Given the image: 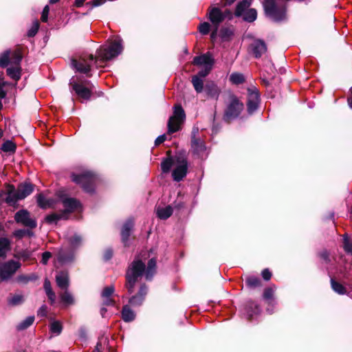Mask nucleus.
I'll list each match as a JSON object with an SVG mask.
<instances>
[{
	"label": "nucleus",
	"instance_id": "12",
	"mask_svg": "<svg viewBox=\"0 0 352 352\" xmlns=\"http://www.w3.org/2000/svg\"><path fill=\"white\" fill-rule=\"evenodd\" d=\"M72 180L82 187L86 192H91L94 190V182L95 177L90 172H86L80 175H73Z\"/></svg>",
	"mask_w": 352,
	"mask_h": 352
},
{
	"label": "nucleus",
	"instance_id": "47",
	"mask_svg": "<svg viewBox=\"0 0 352 352\" xmlns=\"http://www.w3.org/2000/svg\"><path fill=\"white\" fill-rule=\"evenodd\" d=\"M50 12V8L48 6H45L41 15V21L43 22H46L47 21L48 14Z\"/></svg>",
	"mask_w": 352,
	"mask_h": 352
},
{
	"label": "nucleus",
	"instance_id": "46",
	"mask_svg": "<svg viewBox=\"0 0 352 352\" xmlns=\"http://www.w3.org/2000/svg\"><path fill=\"white\" fill-rule=\"evenodd\" d=\"M344 249L346 252L352 254V243L346 238L344 239Z\"/></svg>",
	"mask_w": 352,
	"mask_h": 352
},
{
	"label": "nucleus",
	"instance_id": "11",
	"mask_svg": "<svg viewBox=\"0 0 352 352\" xmlns=\"http://www.w3.org/2000/svg\"><path fill=\"white\" fill-rule=\"evenodd\" d=\"M194 64L203 66V69L199 72L198 75L200 78L206 77L212 69L214 63L213 58L209 53H206L199 56H196L193 60Z\"/></svg>",
	"mask_w": 352,
	"mask_h": 352
},
{
	"label": "nucleus",
	"instance_id": "8",
	"mask_svg": "<svg viewBox=\"0 0 352 352\" xmlns=\"http://www.w3.org/2000/svg\"><path fill=\"white\" fill-rule=\"evenodd\" d=\"M185 120V113L180 105L175 107L173 115L168 122V131L173 133L181 129V125Z\"/></svg>",
	"mask_w": 352,
	"mask_h": 352
},
{
	"label": "nucleus",
	"instance_id": "44",
	"mask_svg": "<svg viewBox=\"0 0 352 352\" xmlns=\"http://www.w3.org/2000/svg\"><path fill=\"white\" fill-rule=\"evenodd\" d=\"M247 284L250 287H257L260 285V280L255 277H250L246 280Z\"/></svg>",
	"mask_w": 352,
	"mask_h": 352
},
{
	"label": "nucleus",
	"instance_id": "36",
	"mask_svg": "<svg viewBox=\"0 0 352 352\" xmlns=\"http://www.w3.org/2000/svg\"><path fill=\"white\" fill-rule=\"evenodd\" d=\"M331 287L332 289L337 292L339 294H344L346 292L345 288L340 284L339 283H337L334 280L331 279Z\"/></svg>",
	"mask_w": 352,
	"mask_h": 352
},
{
	"label": "nucleus",
	"instance_id": "51",
	"mask_svg": "<svg viewBox=\"0 0 352 352\" xmlns=\"http://www.w3.org/2000/svg\"><path fill=\"white\" fill-rule=\"evenodd\" d=\"M166 140V135H162L157 138V139L155 141V145L160 144L161 143L164 142Z\"/></svg>",
	"mask_w": 352,
	"mask_h": 352
},
{
	"label": "nucleus",
	"instance_id": "19",
	"mask_svg": "<svg viewBox=\"0 0 352 352\" xmlns=\"http://www.w3.org/2000/svg\"><path fill=\"white\" fill-rule=\"evenodd\" d=\"M74 258L73 252H66L64 250H61L58 255L55 261V265L58 267V264L62 265L70 263Z\"/></svg>",
	"mask_w": 352,
	"mask_h": 352
},
{
	"label": "nucleus",
	"instance_id": "55",
	"mask_svg": "<svg viewBox=\"0 0 352 352\" xmlns=\"http://www.w3.org/2000/svg\"><path fill=\"white\" fill-rule=\"evenodd\" d=\"M6 96L5 92L0 89V109L2 107L1 100Z\"/></svg>",
	"mask_w": 352,
	"mask_h": 352
},
{
	"label": "nucleus",
	"instance_id": "10",
	"mask_svg": "<svg viewBox=\"0 0 352 352\" xmlns=\"http://www.w3.org/2000/svg\"><path fill=\"white\" fill-rule=\"evenodd\" d=\"M264 8L266 14L272 20L279 21L285 19V8L278 7L275 0H265Z\"/></svg>",
	"mask_w": 352,
	"mask_h": 352
},
{
	"label": "nucleus",
	"instance_id": "54",
	"mask_svg": "<svg viewBox=\"0 0 352 352\" xmlns=\"http://www.w3.org/2000/svg\"><path fill=\"white\" fill-rule=\"evenodd\" d=\"M104 1L105 0H94L93 5L94 6H98L102 5Z\"/></svg>",
	"mask_w": 352,
	"mask_h": 352
},
{
	"label": "nucleus",
	"instance_id": "40",
	"mask_svg": "<svg viewBox=\"0 0 352 352\" xmlns=\"http://www.w3.org/2000/svg\"><path fill=\"white\" fill-rule=\"evenodd\" d=\"M50 331L56 335L60 333L62 331L61 324L58 321L53 322L50 325Z\"/></svg>",
	"mask_w": 352,
	"mask_h": 352
},
{
	"label": "nucleus",
	"instance_id": "6",
	"mask_svg": "<svg viewBox=\"0 0 352 352\" xmlns=\"http://www.w3.org/2000/svg\"><path fill=\"white\" fill-rule=\"evenodd\" d=\"M96 63L97 60L94 59L93 55H83L78 60L73 59L72 65L77 72L91 76L89 72L94 64Z\"/></svg>",
	"mask_w": 352,
	"mask_h": 352
},
{
	"label": "nucleus",
	"instance_id": "14",
	"mask_svg": "<svg viewBox=\"0 0 352 352\" xmlns=\"http://www.w3.org/2000/svg\"><path fill=\"white\" fill-rule=\"evenodd\" d=\"M243 109V104L234 96H230V102L225 113V118L230 120L236 118Z\"/></svg>",
	"mask_w": 352,
	"mask_h": 352
},
{
	"label": "nucleus",
	"instance_id": "21",
	"mask_svg": "<svg viewBox=\"0 0 352 352\" xmlns=\"http://www.w3.org/2000/svg\"><path fill=\"white\" fill-rule=\"evenodd\" d=\"M252 50L254 56L258 58L266 52L267 47L263 41L257 40L252 44Z\"/></svg>",
	"mask_w": 352,
	"mask_h": 352
},
{
	"label": "nucleus",
	"instance_id": "37",
	"mask_svg": "<svg viewBox=\"0 0 352 352\" xmlns=\"http://www.w3.org/2000/svg\"><path fill=\"white\" fill-rule=\"evenodd\" d=\"M16 146L12 141H6L1 145V150L4 152H14Z\"/></svg>",
	"mask_w": 352,
	"mask_h": 352
},
{
	"label": "nucleus",
	"instance_id": "45",
	"mask_svg": "<svg viewBox=\"0 0 352 352\" xmlns=\"http://www.w3.org/2000/svg\"><path fill=\"white\" fill-rule=\"evenodd\" d=\"M38 28H39L38 22L37 21H36L33 23L31 29L28 31V36H34L37 33V32L38 30Z\"/></svg>",
	"mask_w": 352,
	"mask_h": 352
},
{
	"label": "nucleus",
	"instance_id": "62",
	"mask_svg": "<svg viewBox=\"0 0 352 352\" xmlns=\"http://www.w3.org/2000/svg\"><path fill=\"white\" fill-rule=\"evenodd\" d=\"M228 1H229V0H226V3H228Z\"/></svg>",
	"mask_w": 352,
	"mask_h": 352
},
{
	"label": "nucleus",
	"instance_id": "56",
	"mask_svg": "<svg viewBox=\"0 0 352 352\" xmlns=\"http://www.w3.org/2000/svg\"><path fill=\"white\" fill-rule=\"evenodd\" d=\"M112 256V252L111 250H107V252L105 253V255H104V258L106 260H108Z\"/></svg>",
	"mask_w": 352,
	"mask_h": 352
},
{
	"label": "nucleus",
	"instance_id": "18",
	"mask_svg": "<svg viewBox=\"0 0 352 352\" xmlns=\"http://www.w3.org/2000/svg\"><path fill=\"white\" fill-rule=\"evenodd\" d=\"M70 84L72 86L73 90L75 91L78 97L83 100H89L90 98L91 91L89 88L85 87L82 84L76 82L74 78L71 79Z\"/></svg>",
	"mask_w": 352,
	"mask_h": 352
},
{
	"label": "nucleus",
	"instance_id": "57",
	"mask_svg": "<svg viewBox=\"0 0 352 352\" xmlns=\"http://www.w3.org/2000/svg\"><path fill=\"white\" fill-rule=\"evenodd\" d=\"M85 0H76V5L78 6V7H80L82 5L83 2L85 1Z\"/></svg>",
	"mask_w": 352,
	"mask_h": 352
},
{
	"label": "nucleus",
	"instance_id": "35",
	"mask_svg": "<svg viewBox=\"0 0 352 352\" xmlns=\"http://www.w3.org/2000/svg\"><path fill=\"white\" fill-rule=\"evenodd\" d=\"M24 300L23 296L21 294H16L8 299V304L12 306L21 305Z\"/></svg>",
	"mask_w": 352,
	"mask_h": 352
},
{
	"label": "nucleus",
	"instance_id": "9",
	"mask_svg": "<svg viewBox=\"0 0 352 352\" xmlns=\"http://www.w3.org/2000/svg\"><path fill=\"white\" fill-rule=\"evenodd\" d=\"M21 263L10 260L0 265V283L9 280L20 268Z\"/></svg>",
	"mask_w": 352,
	"mask_h": 352
},
{
	"label": "nucleus",
	"instance_id": "22",
	"mask_svg": "<svg viewBox=\"0 0 352 352\" xmlns=\"http://www.w3.org/2000/svg\"><path fill=\"white\" fill-rule=\"evenodd\" d=\"M57 285L62 289L67 290L69 286V277L67 272H61L56 276Z\"/></svg>",
	"mask_w": 352,
	"mask_h": 352
},
{
	"label": "nucleus",
	"instance_id": "7",
	"mask_svg": "<svg viewBox=\"0 0 352 352\" xmlns=\"http://www.w3.org/2000/svg\"><path fill=\"white\" fill-rule=\"evenodd\" d=\"M252 3V0H243L239 3L235 15L237 16H243V19L248 22H252L256 20L257 16L256 10L254 8H249Z\"/></svg>",
	"mask_w": 352,
	"mask_h": 352
},
{
	"label": "nucleus",
	"instance_id": "48",
	"mask_svg": "<svg viewBox=\"0 0 352 352\" xmlns=\"http://www.w3.org/2000/svg\"><path fill=\"white\" fill-rule=\"evenodd\" d=\"M51 258V253L49 252H45L42 255L41 262L43 264L45 265L48 262L49 259Z\"/></svg>",
	"mask_w": 352,
	"mask_h": 352
},
{
	"label": "nucleus",
	"instance_id": "61",
	"mask_svg": "<svg viewBox=\"0 0 352 352\" xmlns=\"http://www.w3.org/2000/svg\"><path fill=\"white\" fill-rule=\"evenodd\" d=\"M3 135V131L1 129H0V138L2 137Z\"/></svg>",
	"mask_w": 352,
	"mask_h": 352
},
{
	"label": "nucleus",
	"instance_id": "2",
	"mask_svg": "<svg viewBox=\"0 0 352 352\" xmlns=\"http://www.w3.org/2000/svg\"><path fill=\"white\" fill-rule=\"evenodd\" d=\"M21 60L22 54L19 50H6L0 55V66L6 67L10 65L7 69V74L13 80H18L21 78Z\"/></svg>",
	"mask_w": 352,
	"mask_h": 352
},
{
	"label": "nucleus",
	"instance_id": "49",
	"mask_svg": "<svg viewBox=\"0 0 352 352\" xmlns=\"http://www.w3.org/2000/svg\"><path fill=\"white\" fill-rule=\"evenodd\" d=\"M262 276L264 280H269L271 278L272 273L268 269H265L262 272Z\"/></svg>",
	"mask_w": 352,
	"mask_h": 352
},
{
	"label": "nucleus",
	"instance_id": "17",
	"mask_svg": "<svg viewBox=\"0 0 352 352\" xmlns=\"http://www.w3.org/2000/svg\"><path fill=\"white\" fill-rule=\"evenodd\" d=\"M191 147L193 153L197 154L199 157L201 158L207 157L208 153L203 140L197 139L193 136L191 142Z\"/></svg>",
	"mask_w": 352,
	"mask_h": 352
},
{
	"label": "nucleus",
	"instance_id": "3",
	"mask_svg": "<svg viewBox=\"0 0 352 352\" xmlns=\"http://www.w3.org/2000/svg\"><path fill=\"white\" fill-rule=\"evenodd\" d=\"M162 172L168 173L173 168L172 176L175 181L182 180L187 174L188 162L184 157L176 156L164 160L161 164Z\"/></svg>",
	"mask_w": 352,
	"mask_h": 352
},
{
	"label": "nucleus",
	"instance_id": "43",
	"mask_svg": "<svg viewBox=\"0 0 352 352\" xmlns=\"http://www.w3.org/2000/svg\"><path fill=\"white\" fill-rule=\"evenodd\" d=\"M199 30L202 34H207L210 31V24L207 22L202 23L199 26Z\"/></svg>",
	"mask_w": 352,
	"mask_h": 352
},
{
	"label": "nucleus",
	"instance_id": "41",
	"mask_svg": "<svg viewBox=\"0 0 352 352\" xmlns=\"http://www.w3.org/2000/svg\"><path fill=\"white\" fill-rule=\"evenodd\" d=\"M274 291L272 288H267L263 293V298L268 301L270 304L274 299Z\"/></svg>",
	"mask_w": 352,
	"mask_h": 352
},
{
	"label": "nucleus",
	"instance_id": "25",
	"mask_svg": "<svg viewBox=\"0 0 352 352\" xmlns=\"http://www.w3.org/2000/svg\"><path fill=\"white\" fill-rule=\"evenodd\" d=\"M63 204L66 212H70L79 206V202L74 198H65L63 199Z\"/></svg>",
	"mask_w": 352,
	"mask_h": 352
},
{
	"label": "nucleus",
	"instance_id": "31",
	"mask_svg": "<svg viewBox=\"0 0 352 352\" xmlns=\"http://www.w3.org/2000/svg\"><path fill=\"white\" fill-rule=\"evenodd\" d=\"M44 289L46 294L47 295L51 302L53 303L55 301L56 296L51 287V283L49 280L45 279L44 282Z\"/></svg>",
	"mask_w": 352,
	"mask_h": 352
},
{
	"label": "nucleus",
	"instance_id": "30",
	"mask_svg": "<svg viewBox=\"0 0 352 352\" xmlns=\"http://www.w3.org/2000/svg\"><path fill=\"white\" fill-rule=\"evenodd\" d=\"M67 217V214L65 212L63 213H53L51 214H49L46 217L45 221L49 223H53L57 222L58 220L61 219H65Z\"/></svg>",
	"mask_w": 352,
	"mask_h": 352
},
{
	"label": "nucleus",
	"instance_id": "38",
	"mask_svg": "<svg viewBox=\"0 0 352 352\" xmlns=\"http://www.w3.org/2000/svg\"><path fill=\"white\" fill-rule=\"evenodd\" d=\"M230 81L236 85L242 83L244 81V77L243 74L239 73H234L230 75Z\"/></svg>",
	"mask_w": 352,
	"mask_h": 352
},
{
	"label": "nucleus",
	"instance_id": "28",
	"mask_svg": "<svg viewBox=\"0 0 352 352\" xmlns=\"http://www.w3.org/2000/svg\"><path fill=\"white\" fill-rule=\"evenodd\" d=\"M173 213V210L170 206L164 208H158L157 209V217L162 219H168Z\"/></svg>",
	"mask_w": 352,
	"mask_h": 352
},
{
	"label": "nucleus",
	"instance_id": "15",
	"mask_svg": "<svg viewBox=\"0 0 352 352\" xmlns=\"http://www.w3.org/2000/svg\"><path fill=\"white\" fill-rule=\"evenodd\" d=\"M15 221L22 225L31 228L36 226L35 220L30 218V213L25 210H21L15 214Z\"/></svg>",
	"mask_w": 352,
	"mask_h": 352
},
{
	"label": "nucleus",
	"instance_id": "5",
	"mask_svg": "<svg viewBox=\"0 0 352 352\" xmlns=\"http://www.w3.org/2000/svg\"><path fill=\"white\" fill-rule=\"evenodd\" d=\"M6 201L10 206L14 205L19 199L25 198L33 191V186L30 184L25 183L19 186L15 191L12 186H8L7 188Z\"/></svg>",
	"mask_w": 352,
	"mask_h": 352
},
{
	"label": "nucleus",
	"instance_id": "20",
	"mask_svg": "<svg viewBox=\"0 0 352 352\" xmlns=\"http://www.w3.org/2000/svg\"><path fill=\"white\" fill-rule=\"evenodd\" d=\"M114 292L113 286H108L104 288L101 296L102 298L103 305L109 306L113 305V300L111 299V296Z\"/></svg>",
	"mask_w": 352,
	"mask_h": 352
},
{
	"label": "nucleus",
	"instance_id": "13",
	"mask_svg": "<svg viewBox=\"0 0 352 352\" xmlns=\"http://www.w3.org/2000/svg\"><path fill=\"white\" fill-rule=\"evenodd\" d=\"M227 15L231 16L230 11H226L224 13L222 12L219 8H212L208 12L209 19L212 24L215 27V30L212 32L211 37L214 38L217 34L218 26L221 23Z\"/></svg>",
	"mask_w": 352,
	"mask_h": 352
},
{
	"label": "nucleus",
	"instance_id": "33",
	"mask_svg": "<svg viewBox=\"0 0 352 352\" xmlns=\"http://www.w3.org/2000/svg\"><path fill=\"white\" fill-rule=\"evenodd\" d=\"M192 83L197 92L200 93L203 91L204 82L203 80L199 76H193Z\"/></svg>",
	"mask_w": 352,
	"mask_h": 352
},
{
	"label": "nucleus",
	"instance_id": "23",
	"mask_svg": "<svg viewBox=\"0 0 352 352\" xmlns=\"http://www.w3.org/2000/svg\"><path fill=\"white\" fill-rule=\"evenodd\" d=\"M146 292H147V288L146 287L143 285L141 286L140 290H139V292L137 295L135 296H133L131 299H130V303L132 305H140L144 298V296L146 294Z\"/></svg>",
	"mask_w": 352,
	"mask_h": 352
},
{
	"label": "nucleus",
	"instance_id": "4",
	"mask_svg": "<svg viewBox=\"0 0 352 352\" xmlns=\"http://www.w3.org/2000/svg\"><path fill=\"white\" fill-rule=\"evenodd\" d=\"M122 41L118 36L108 41V45H104L100 47L97 51L98 58L102 60H109L122 52Z\"/></svg>",
	"mask_w": 352,
	"mask_h": 352
},
{
	"label": "nucleus",
	"instance_id": "29",
	"mask_svg": "<svg viewBox=\"0 0 352 352\" xmlns=\"http://www.w3.org/2000/svg\"><path fill=\"white\" fill-rule=\"evenodd\" d=\"M122 316V319L125 322L132 321L135 318L134 312L127 305H126L123 307Z\"/></svg>",
	"mask_w": 352,
	"mask_h": 352
},
{
	"label": "nucleus",
	"instance_id": "60",
	"mask_svg": "<svg viewBox=\"0 0 352 352\" xmlns=\"http://www.w3.org/2000/svg\"><path fill=\"white\" fill-rule=\"evenodd\" d=\"M235 0H229L228 1V4H231Z\"/></svg>",
	"mask_w": 352,
	"mask_h": 352
},
{
	"label": "nucleus",
	"instance_id": "52",
	"mask_svg": "<svg viewBox=\"0 0 352 352\" xmlns=\"http://www.w3.org/2000/svg\"><path fill=\"white\" fill-rule=\"evenodd\" d=\"M47 313V307L46 306H42L38 311V315L41 316H45Z\"/></svg>",
	"mask_w": 352,
	"mask_h": 352
},
{
	"label": "nucleus",
	"instance_id": "50",
	"mask_svg": "<svg viewBox=\"0 0 352 352\" xmlns=\"http://www.w3.org/2000/svg\"><path fill=\"white\" fill-rule=\"evenodd\" d=\"M232 34V32L228 29H224L221 30V36L222 38L229 37Z\"/></svg>",
	"mask_w": 352,
	"mask_h": 352
},
{
	"label": "nucleus",
	"instance_id": "59",
	"mask_svg": "<svg viewBox=\"0 0 352 352\" xmlns=\"http://www.w3.org/2000/svg\"><path fill=\"white\" fill-rule=\"evenodd\" d=\"M106 311V309L104 308H102L101 309V314L103 316L104 315V313Z\"/></svg>",
	"mask_w": 352,
	"mask_h": 352
},
{
	"label": "nucleus",
	"instance_id": "34",
	"mask_svg": "<svg viewBox=\"0 0 352 352\" xmlns=\"http://www.w3.org/2000/svg\"><path fill=\"white\" fill-rule=\"evenodd\" d=\"M206 91L208 92V94L212 98H217L219 94V90L217 85H215L214 84L207 85Z\"/></svg>",
	"mask_w": 352,
	"mask_h": 352
},
{
	"label": "nucleus",
	"instance_id": "16",
	"mask_svg": "<svg viewBox=\"0 0 352 352\" xmlns=\"http://www.w3.org/2000/svg\"><path fill=\"white\" fill-rule=\"evenodd\" d=\"M259 102V94L255 87L248 89V109L250 113L254 111Z\"/></svg>",
	"mask_w": 352,
	"mask_h": 352
},
{
	"label": "nucleus",
	"instance_id": "26",
	"mask_svg": "<svg viewBox=\"0 0 352 352\" xmlns=\"http://www.w3.org/2000/svg\"><path fill=\"white\" fill-rule=\"evenodd\" d=\"M10 250V241L7 238L0 239V257H6Z\"/></svg>",
	"mask_w": 352,
	"mask_h": 352
},
{
	"label": "nucleus",
	"instance_id": "1",
	"mask_svg": "<svg viewBox=\"0 0 352 352\" xmlns=\"http://www.w3.org/2000/svg\"><path fill=\"white\" fill-rule=\"evenodd\" d=\"M146 253H144L136 257L129 265L126 274V286L129 293L133 292L134 287L138 278L145 272V276L147 280H151L155 273L156 261L155 258H151L148 262L146 270H145V264L142 261L146 259Z\"/></svg>",
	"mask_w": 352,
	"mask_h": 352
},
{
	"label": "nucleus",
	"instance_id": "24",
	"mask_svg": "<svg viewBox=\"0 0 352 352\" xmlns=\"http://www.w3.org/2000/svg\"><path fill=\"white\" fill-rule=\"evenodd\" d=\"M133 227V222L131 219H129L123 225L121 235L122 240L124 244L126 243L129 236H130L131 230Z\"/></svg>",
	"mask_w": 352,
	"mask_h": 352
},
{
	"label": "nucleus",
	"instance_id": "27",
	"mask_svg": "<svg viewBox=\"0 0 352 352\" xmlns=\"http://www.w3.org/2000/svg\"><path fill=\"white\" fill-rule=\"evenodd\" d=\"M37 202L38 206L42 208H50L54 206V201L51 199L45 198L42 194L38 195Z\"/></svg>",
	"mask_w": 352,
	"mask_h": 352
},
{
	"label": "nucleus",
	"instance_id": "39",
	"mask_svg": "<svg viewBox=\"0 0 352 352\" xmlns=\"http://www.w3.org/2000/svg\"><path fill=\"white\" fill-rule=\"evenodd\" d=\"M60 298L62 302L67 305H72L74 302L73 296L67 290L61 295Z\"/></svg>",
	"mask_w": 352,
	"mask_h": 352
},
{
	"label": "nucleus",
	"instance_id": "53",
	"mask_svg": "<svg viewBox=\"0 0 352 352\" xmlns=\"http://www.w3.org/2000/svg\"><path fill=\"white\" fill-rule=\"evenodd\" d=\"M27 232L24 230H16L15 232H14V235L16 236V237H19V238H21L23 237L25 233Z\"/></svg>",
	"mask_w": 352,
	"mask_h": 352
},
{
	"label": "nucleus",
	"instance_id": "32",
	"mask_svg": "<svg viewBox=\"0 0 352 352\" xmlns=\"http://www.w3.org/2000/svg\"><path fill=\"white\" fill-rule=\"evenodd\" d=\"M34 321V316H28L24 320H23L21 322H20L16 328L18 330H24L29 327L30 325L32 324V323Z\"/></svg>",
	"mask_w": 352,
	"mask_h": 352
},
{
	"label": "nucleus",
	"instance_id": "42",
	"mask_svg": "<svg viewBox=\"0 0 352 352\" xmlns=\"http://www.w3.org/2000/svg\"><path fill=\"white\" fill-rule=\"evenodd\" d=\"M69 243L72 248H77L81 243V238L80 236L75 234L69 239Z\"/></svg>",
	"mask_w": 352,
	"mask_h": 352
},
{
	"label": "nucleus",
	"instance_id": "58",
	"mask_svg": "<svg viewBox=\"0 0 352 352\" xmlns=\"http://www.w3.org/2000/svg\"><path fill=\"white\" fill-rule=\"evenodd\" d=\"M58 1H59V0H50V2L51 3H55L58 2Z\"/></svg>",
	"mask_w": 352,
	"mask_h": 352
}]
</instances>
